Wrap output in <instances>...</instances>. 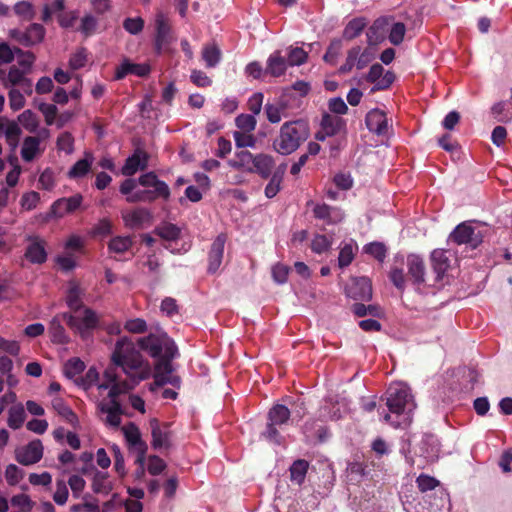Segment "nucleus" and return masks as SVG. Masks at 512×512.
Here are the masks:
<instances>
[{"mask_svg":"<svg viewBox=\"0 0 512 512\" xmlns=\"http://www.w3.org/2000/svg\"><path fill=\"white\" fill-rule=\"evenodd\" d=\"M111 360L115 366L122 369L129 380H119L115 369L108 368L100 381L96 368L90 367L85 375L75 382L96 402L99 412L104 416L105 424L117 428L121 424L122 415L118 396L132 389L141 380L147 379L151 368L127 337L117 340Z\"/></svg>","mask_w":512,"mask_h":512,"instance_id":"f257e3e1","label":"nucleus"},{"mask_svg":"<svg viewBox=\"0 0 512 512\" xmlns=\"http://www.w3.org/2000/svg\"><path fill=\"white\" fill-rule=\"evenodd\" d=\"M386 405L390 413H384L382 420L398 428L409 425L416 408L410 388L402 382L392 383L386 392Z\"/></svg>","mask_w":512,"mask_h":512,"instance_id":"f03ea898","label":"nucleus"},{"mask_svg":"<svg viewBox=\"0 0 512 512\" xmlns=\"http://www.w3.org/2000/svg\"><path fill=\"white\" fill-rule=\"evenodd\" d=\"M309 137V128L302 121L284 123L273 141L274 150L281 155H290Z\"/></svg>","mask_w":512,"mask_h":512,"instance_id":"7ed1b4c3","label":"nucleus"},{"mask_svg":"<svg viewBox=\"0 0 512 512\" xmlns=\"http://www.w3.org/2000/svg\"><path fill=\"white\" fill-rule=\"evenodd\" d=\"M138 345L153 358H175L178 355L175 342L162 330L141 337Z\"/></svg>","mask_w":512,"mask_h":512,"instance_id":"20e7f679","label":"nucleus"},{"mask_svg":"<svg viewBox=\"0 0 512 512\" xmlns=\"http://www.w3.org/2000/svg\"><path fill=\"white\" fill-rule=\"evenodd\" d=\"M67 325L81 338H88L92 331L99 326L100 318L91 308L84 307L71 313H63Z\"/></svg>","mask_w":512,"mask_h":512,"instance_id":"39448f33","label":"nucleus"},{"mask_svg":"<svg viewBox=\"0 0 512 512\" xmlns=\"http://www.w3.org/2000/svg\"><path fill=\"white\" fill-rule=\"evenodd\" d=\"M82 201L83 197L81 194H75L67 198H60L51 205L48 213L40 215V217L43 222H48L52 218H62L66 214L73 213L79 209Z\"/></svg>","mask_w":512,"mask_h":512,"instance_id":"423d86ee","label":"nucleus"},{"mask_svg":"<svg viewBox=\"0 0 512 512\" xmlns=\"http://www.w3.org/2000/svg\"><path fill=\"white\" fill-rule=\"evenodd\" d=\"M449 240L458 245H468L474 249L481 244L483 236L481 232L471 224L463 222L451 232Z\"/></svg>","mask_w":512,"mask_h":512,"instance_id":"0eeeda50","label":"nucleus"},{"mask_svg":"<svg viewBox=\"0 0 512 512\" xmlns=\"http://www.w3.org/2000/svg\"><path fill=\"white\" fill-rule=\"evenodd\" d=\"M374 59V53L370 48L354 46L347 52L345 63L340 67L342 73H348L353 68L364 69Z\"/></svg>","mask_w":512,"mask_h":512,"instance_id":"6e6552de","label":"nucleus"},{"mask_svg":"<svg viewBox=\"0 0 512 512\" xmlns=\"http://www.w3.org/2000/svg\"><path fill=\"white\" fill-rule=\"evenodd\" d=\"M122 432L129 449L137 454L136 462L143 466L148 446L142 440L139 428L134 423H129L122 427Z\"/></svg>","mask_w":512,"mask_h":512,"instance_id":"1a4fd4ad","label":"nucleus"},{"mask_svg":"<svg viewBox=\"0 0 512 512\" xmlns=\"http://www.w3.org/2000/svg\"><path fill=\"white\" fill-rule=\"evenodd\" d=\"M44 447L39 439L29 442L27 445L15 451L17 462L24 466L33 465L43 457Z\"/></svg>","mask_w":512,"mask_h":512,"instance_id":"9d476101","label":"nucleus"},{"mask_svg":"<svg viewBox=\"0 0 512 512\" xmlns=\"http://www.w3.org/2000/svg\"><path fill=\"white\" fill-rule=\"evenodd\" d=\"M226 240L225 234H219L212 242L208 252L207 272L209 274H215L220 269L224 258Z\"/></svg>","mask_w":512,"mask_h":512,"instance_id":"9b49d317","label":"nucleus"},{"mask_svg":"<svg viewBox=\"0 0 512 512\" xmlns=\"http://www.w3.org/2000/svg\"><path fill=\"white\" fill-rule=\"evenodd\" d=\"M346 295L354 300H369L372 297V286L369 278H352L346 287Z\"/></svg>","mask_w":512,"mask_h":512,"instance_id":"f8f14e48","label":"nucleus"},{"mask_svg":"<svg viewBox=\"0 0 512 512\" xmlns=\"http://www.w3.org/2000/svg\"><path fill=\"white\" fill-rule=\"evenodd\" d=\"M11 36L24 46H32L42 42L45 29L40 24H31L24 32L13 30Z\"/></svg>","mask_w":512,"mask_h":512,"instance_id":"ddd939ff","label":"nucleus"},{"mask_svg":"<svg viewBox=\"0 0 512 512\" xmlns=\"http://www.w3.org/2000/svg\"><path fill=\"white\" fill-rule=\"evenodd\" d=\"M138 183L151 190V193L158 199L162 198L167 200L170 196V189L168 185L157 178L153 172L143 174L139 177Z\"/></svg>","mask_w":512,"mask_h":512,"instance_id":"4468645a","label":"nucleus"},{"mask_svg":"<svg viewBox=\"0 0 512 512\" xmlns=\"http://www.w3.org/2000/svg\"><path fill=\"white\" fill-rule=\"evenodd\" d=\"M27 241L29 244L25 251L26 259L34 264L44 263L47 259L46 242L39 236H28Z\"/></svg>","mask_w":512,"mask_h":512,"instance_id":"2eb2a0df","label":"nucleus"},{"mask_svg":"<svg viewBox=\"0 0 512 512\" xmlns=\"http://www.w3.org/2000/svg\"><path fill=\"white\" fill-rule=\"evenodd\" d=\"M149 424L152 434V447L156 450L168 448L170 446V431L168 425L160 424L157 419H151Z\"/></svg>","mask_w":512,"mask_h":512,"instance_id":"dca6fc26","label":"nucleus"},{"mask_svg":"<svg viewBox=\"0 0 512 512\" xmlns=\"http://www.w3.org/2000/svg\"><path fill=\"white\" fill-rule=\"evenodd\" d=\"M173 358H161L155 365L154 379L155 384L162 386L166 383L175 384L177 382L176 376L173 374V366L171 360Z\"/></svg>","mask_w":512,"mask_h":512,"instance_id":"f3484780","label":"nucleus"},{"mask_svg":"<svg viewBox=\"0 0 512 512\" xmlns=\"http://www.w3.org/2000/svg\"><path fill=\"white\" fill-rule=\"evenodd\" d=\"M25 74L26 72L24 70L16 66H12L4 80V86L8 88L10 86L18 85L26 94H32V81L26 78Z\"/></svg>","mask_w":512,"mask_h":512,"instance_id":"a211bd4d","label":"nucleus"},{"mask_svg":"<svg viewBox=\"0 0 512 512\" xmlns=\"http://www.w3.org/2000/svg\"><path fill=\"white\" fill-rule=\"evenodd\" d=\"M367 128L377 135H385L388 131V121L383 111L373 109L366 115Z\"/></svg>","mask_w":512,"mask_h":512,"instance_id":"6ab92c4d","label":"nucleus"},{"mask_svg":"<svg viewBox=\"0 0 512 512\" xmlns=\"http://www.w3.org/2000/svg\"><path fill=\"white\" fill-rule=\"evenodd\" d=\"M150 73V66L145 63H132L125 59L115 71V79L120 80L129 74H134L139 77L147 76Z\"/></svg>","mask_w":512,"mask_h":512,"instance_id":"aec40b11","label":"nucleus"},{"mask_svg":"<svg viewBox=\"0 0 512 512\" xmlns=\"http://www.w3.org/2000/svg\"><path fill=\"white\" fill-rule=\"evenodd\" d=\"M384 69L380 64H374L371 66L367 80L369 82L375 83V89L382 90L388 88L393 80L394 76L392 73L387 72L383 75Z\"/></svg>","mask_w":512,"mask_h":512,"instance_id":"412c9836","label":"nucleus"},{"mask_svg":"<svg viewBox=\"0 0 512 512\" xmlns=\"http://www.w3.org/2000/svg\"><path fill=\"white\" fill-rule=\"evenodd\" d=\"M313 212L316 218L324 220L326 224L340 223L345 217L340 208L331 207L326 204L316 205Z\"/></svg>","mask_w":512,"mask_h":512,"instance_id":"4be33fe9","label":"nucleus"},{"mask_svg":"<svg viewBox=\"0 0 512 512\" xmlns=\"http://www.w3.org/2000/svg\"><path fill=\"white\" fill-rule=\"evenodd\" d=\"M288 66L289 64L283 51L277 50L267 60L266 73L273 77H279L286 72Z\"/></svg>","mask_w":512,"mask_h":512,"instance_id":"5701e85b","label":"nucleus"},{"mask_svg":"<svg viewBox=\"0 0 512 512\" xmlns=\"http://www.w3.org/2000/svg\"><path fill=\"white\" fill-rule=\"evenodd\" d=\"M147 167V155L144 151L137 149L132 156L128 157L124 166L122 167V174L125 176H132L138 170H143Z\"/></svg>","mask_w":512,"mask_h":512,"instance_id":"b1692460","label":"nucleus"},{"mask_svg":"<svg viewBox=\"0 0 512 512\" xmlns=\"http://www.w3.org/2000/svg\"><path fill=\"white\" fill-rule=\"evenodd\" d=\"M123 220L126 226L138 228L150 222L151 214L145 208H137L123 213Z\"/></svg>","mask_w":512,"mask_h":512,"instance_id":"393cba45","label":"nucleus"},{"mask_svg":"<svg viewBox=\"0 0 512 512\" xmlns=\"http://www.w3.org/2000/svg\"><path fill=\"white\" fill-rule=\"evenodd\" d=\"M440 443L436 436L425 435L421 441V455L428 461H435L439 458Z\"/></svg>","mask_w":512,"mask_h":512,"instance_id":"a878e982","label":"nucleus"},{"mask_svg":"<svg viewBox=\"0 0 512 512\" xmlns=\"http://www.w3.org/2000/svg\"><path fill=\"white\" fill-rule=\"evenodd\" d=\"M389 19L382 17L374 21L373 25L367 31L369 45H375L385 38L388 31Z\"/></svg>","mask_w":512,"mask_h":512,"instance_id":"bb28decb","label":"nucleus"},{"mask_svg":"<svg viewBox=\"0 0 512 512\" xmlns=\"http://www.w3.org/2000/svg\"><path fill=\"white\" fill-rule=\"evenodd\" d=\"M408 273L417 284L423 283L425 280V266L423 259L415 254L407 257Z\"/></svg>","mask_w":512,"mask_h":512,"instance_id":"cd10ccee","label":"nucleus"},{"mask_svg":"<svg viewBox=\"0 0 512 512\" xmlns=\"http://www.w3.org/2000/svg\"><path fill=\"white\" fill-rule=\"evenodd\" d=\"M63 321H66V319H64L62 313L54 316L50 322L49 333L54 343L65 344L69 340L65 328L62 325Z\"/></svg>","mask_w":512,"mask_h":512,"instance_id":"c85d7f7f","label":"nucleus"},{"mask_svg":"<svg viewBox=\"0 0 512 512\" xmlns=\"http://www.w3.org/2000/svg\"><path fill=\"white\" fill-rule=\"evenodd\" d=\"M346 122L340 116L324 114L321 120V128L326 135L334 136L345 130Z\"/></svg>","mask_w":512,"mask_h":512,"instance_id":"c756f323","label":"nucleus"},{"mask_svg":"<svg viewBox=\"0 0 512 512\" xmlns=\"http://www.w3.org/2000/svg\"><path fill=\"white\" fill-rule=\"evenodd\" d=\"M156 41L155 45L158 51H161L163 46L167 44L170 33V27L166 17L159 13L156 16Z\"/></svg>","mask_w":512,"mask_h":512,"instance_id":"7c9ffc66","label":"nucleus"},{"mask_svg":"<svg viewBox=\"0 0 512 512\" xmlns=\"http://www.w3.org/2000/svg\"><path fill=\"white\" fill-rule=\"evenodd\" d=\"M41 152L40 139L38 137L28 136L24 139L21 148V156L24 161H32L35 157L40 155Z\"/></svg>","mask_w":512,"mask_h":512,"instance_id":"2f4dec72","label":"nucleus"},{"mask_svg":"<svg viewBox=\"0 0 512 512\" xmlns=\"http://www.w3.org/2000/svg\"><path fill=\"white\" fill-rule=\"evenodd\" d=\"M254 155L249 151L237 152L234 158L228 161L229 166L234 169L253 172Z\"/></svg>","mask_w":512,"mask_h":512,"instance_id":"473e14b6","label":"nucleus"},{"mask_svg":"<svg viewBox=\"0 0 512 512\" xmlns=\"http://www.w3.org/2000/svg\"><path fill=\"white\" fill-rule=\"evenodd\" d=\"M84 291L76 283H70L66 295V304L71 312L84 308L83 305Z\"/></svg>","mask_w":512,"mask_h":512,"instance_id":"72a5a7b5","label":"nucleus"},{"mask_svg":"<svg viewBox=\"0 0 512 512\" xmlns=\"http://www.w3.org/2000/svg\"><path fill=\"white\" fill-rule=\"evenodd\" d=\"M113 489L107 472L96 471L92 480V490L97 494L108 495Z\"/></svg>","mask_w":512,"mask_h":512,"instance_id":"f704fd0d","label":"nucleus"},{"mask_svg":"<svg viewBox=\"0 0 512 512\" xmlns=\"http://www.w3.org/2000/svg\"><path fill=\"white\" fill-rule=\"evenodd\" d=\"M357 248V243L352 239H350L347 242L341 243L338 256V265L340 268L347 267L351 264V262L354 259Z\"/></svg>","mask_w":512,"mask_h":512,"instance_id":"c9c22d12","label":"nucleus"},{"mask_svg":"<svg viewBox=\"0 0 512 512\" xmlns=\"http://www.w3.org/2000/svg\"><path fill=\"white\" fill-rule=\"evenodd\" d=\"M273 166L274 160L271 156L266 154H257L254 156L253 172L258 173L263 178L270 176Z\"/></svg>","mask_w":512,"mask_h":512,"instance_id":"e433bc0d","label":"nucleus"},{"mask_svg":"<svg viewBox=\"0 0 512 512\" xmlns=\"http://www.w3.org/2000/svg\"><path fill=\"white\" fill-rule=\"evenodd\" d=\"M264 109L270 123H279L283 117H286L287 105L283 101L267 103Z\"/></svg>","mask_w":512,"mask_h":512,"instance_id":"4c0bfd02","label":"nucleus"},{"mask_svg":"<svg viewBox=\"0 0 512 512\" xmlns=\"http://www.w3.org/2000/svg\"><path fill=\"white\" fill-rule=\"evenodd\" d=\"M93 156L91 153L86 152L83 159L78 160L69 170L68 176L70 178H81L85 176L91 169L93 164Z\"/></svg>","mask_w":512,"mask_h":512,"instance_id":"58836bf2","label":"nucleus"},{"mask_svg":"<svg viewBox=\"0 0 512 512\" xmlns=\"http://www.w3.org/2000/svg\"><path fill=\"white\" fill-rule=\"evenodd\" d=\"M289 418L290 410L282 404L274 405L268 413V422L278 426L285 424Z\"/></svg>","mask_w":512,"mask_h":512,"instance_id":"ea45409f","label":"nucleus"},{"mask_svg":"<svg viewBox=\"0 0 512 512\" xmlns=\"http://www.w3.org/2000/svg\"><path fill=\"white\" fill-rule=\"evenodd\" d=\"M202 59L206 67L213 68L217 66L221 60V51L216 44H207L202 49Z\"/></svg>","mask_w":512,"mask_h":512,"instance_id":"a19ab883","label":"nucleus"},{"mask_svg":"<svg viewBox=\"0 0 512 512\" xmlns=\"http://www.w3.org/2000/svg\"><path fill=\"white\" fill-rule=\"evenodd\" d=\"M284 55L289 66H300L304 64L308 58V53L303 48L294 46L286 48Z\"/></svg>","mask_w":512,"mask_h":512,"instance_id":"79ce46f5","label":"nucleus"},{"mask_svg":"<svg viewBox=\"0 0 512 512\" xmlns=\"http://www.w3.org/2000/svg\"><path fill=\"white\" fill-rule=\"evenodd\" d=\"M25 420V410L21 403L15 404L10 407L8 411V426L11 429H19Z\"/></svg>","mask_w":512,"mask_h":512,"instance_id":"37998d69","label":"nucleus"},{"mask_svg":"<svg viewBox=\"0 0 512 512\" xmlns=\"http://www.w3.org/2000/svg\"><path fill=\"white\" fill-rule=\"evenodd\" d=\"M366 25L367 22L365 18H354L350 20L343 30V38L347 40L356 38L362 33Z\"/></svg>","mask_w":512,"mask_h":512,"instance_id":"c03bdc74","label":"nucleus"},{"mask_svg":"<svg viewBox=\"0 0 512 512\" xmlns=\"http://www.w3.org/2000/svg\"><path fill=\"white\" fill-rule=\"evenodd\" d=\"M133 241L130 236H116L108 243L110 252L121 254L128 251L132 247Z\"/></svg>","mask_w":512,"mask_h":512,"instance_id":"a18cd8bd","label":"nucleus"},{"mask_svg":"<svg viewBox=\"0 0 512 512\" xmlns=\"http://www.w3.org/2000/svg\"><path fill=\"white\" fill-rule=\"evenodd\" d=\"M52 406L55 411L64 418L68 423L75 425L77 423V416L71 410L69 406H67L61 398H55L52 401Z\"/></svg>","mask_w":512,"mask_h":512,"instance_id":"49530a36","label":"nucleus"},{"mask_svg":"<svg viewBox=\"0 0 512 512\" xmlns=\"http://www.w3.org/2000/svg\"><path fill=\"white\" fill-rule=\"evenodd\" d=\"M431 261L434 271L440 277L447 270L449 263L445 251L434 250L431 254Z\"/></svg>","mask_w":512,"mask_h":512,"instance_id":"de8ad7c7","label":"nucleus"},{"mask_svg":"<svg viewBox=\"0 0 512 512\" xmlns=\"http://www.w3.org/2000/svg\"><path fill=\"white\" fill-rule=\"evenodd\" d=\"M85 364L79 358H71L64 365V374L69 379H78L79 375L84 371Z\"/></svg>","mask_w":512,"mask_h":512,"instance_id":"09e8293b","label":"nucleus"},{"mask_svg":"<svg viewBox=\"0 0 512 512\" xmlns=\"http://www.w3.org/2000/svg\"><path fill=\"white\" fill-rule=\"evenodd\" d=\"M285 169H286V165L285 164L281 165L278 168V171L272 176L271 180L267 184V186L265 188V195L268 198H273L279 192L282 175L284 174Z\"/></svg>","mask_w":512,"mask_h":512,"instance_id":"8fccbe9b","label":"nucleus"},{"mask_svg":"<svg viewBox=\"0 0 512 512\" xmlns=\"http://www.w3.org/2000/svg\"><path fill=\"white\" fill-rule=\"evenodd\" d=\"M308 470V462L305 460H297L290 467L291 480L297 484H301Z\"/></svg>","mask_w":512,"mask_h":512,"instance_id":"3c124183","label":"nucleus"},{"mask_svg":"<svg viewBox=\"0 0 512 512\" xmlns=\"http://www.w3.org/2000/svg\"><path fill=\"white\" fill-rule=\"evenodd\" d=\"M342 47L343 45L341 39H333L323 56L324 61L332 65L336 64L337 59L341 54Z\"/></svg>","mask_w":512,"mask_h":512,"instance_id":"603ef678","label":"nucleus"},{"mask_svg":"<svg viewBox=\"0 0 512 512\" xmlns=\"http://www.w3.org/2000/svg\"><path fill=\"white\" fill-rule=\"evenodd\" d=\"M233 138L238 148H254L256 145V137L252 132L234 131Z\"/></svg>","mask_w":512,"mask_h":512,"instance_id":"864d4df0","label":"nucleus"},{"mask_svg":"<svg viewBox=\"0 0 512 512\" xmlns=\"http://www.w3.org/2000/svg\"><path fill=\"white\" fill-rule=\"evenodd\" d=\"M235 125L238 131L253 132L256 128L257 121L254 115L240 114L235 118Z\"/></svg>","mask_w":512,"mask_h":512,"instance_id":"5fc2aeb1","label":"nucleus"},{"mask_svg":"<svg viewBox=\"0 0 512 512\" xmlns=\"http://www.w3.org/2000/svg\"><path fill=\"white\" fill-rule=\"evenodd\" d=\"M88 62V52L85 48L77 49L69 59V67L72 70H78L86 66Z\"/></svg>","mask_w":512,"mask_h":512,"instance_id":"6e6d98bb","label":"nucleus"},{"mask_svg":"<svg viewBox=\"0 0 512 512\" xmlns=\"http://www.w3.org/2000/svg\"><path fill=\"white\" fill-rule=\"evenodd\" d=\"M18 121L29 132H35L38 128V118L31 110H25L21 113Z\"/></svg>","mask_w":512,"mask_h":512,"instance_id":"4d7b16f0","label":"nucleus"},{"mask_svg":"<svg viewBox=\"0 0 512 512\" xmlns=\"http://www.w3.org/2000/svg\"><path fill=\"white\" fill-rule=\"evenodd\" d=\"M405 33V25L401 22H395L389 29L388 39L393 45H399L403 42Z\"/></svg>","mask_w":512,"mask_h":512,"instance_id":"13d9d810","label":"nucleus"},{"mask_svg":"<svg viewBox=\"0 0 512 512\" xmlns=\"http://www.w3.org/2000/svg\"><path fill=\"white\" fill-rule=\"evenodd\" d=\"M69 497L67 483L63 479H57L56 489L53 494V500L57 505L63 506L66 504Z\"/></svg>","mask_w":512,"mask_h":512,"instance_id":"bf43d9fd","label":"nucleus"},{"mask_svg":"<svg viewBox=\"0 0 512 512\" xmlns=\"http://www.w3.org/2000/svg\"><path fill=\"white\" fill-rule=\"evenodd\" d=\"M156 233L165 240L173 241L179 237L180 229L174 224L166 223L158 227Z\"/></svg>","mask_w":512,"mask_h":512,"instance_id":"052dcab7","label":"nucleus"},{"mask_svg":"<svg viewBox=\"0 0 512 512\" xmlns=\"http://www.w3.org/2000/svg\"><path fill=\"white\" fill-rule=\"evenodd\" d=\"M363 250L380 262L384 261L387 252L385 245L380 242L369 243L364 246Z\"/></svg>","mask_w":512,"mask_h":512,"instance_id":"680f3d73","label":"nucleus"},{"mask_svg":"<svg viewBox=\"0 0 512 512\" xmlns=\"http://www.w3.org/2000/svg\"><path fill=\"white\" fill-rule=\"evenodd\" d=\"M416 483L421 492L433 490L440 484L436 478L427 474H420L416 479Z\"/></svg>","mask_w":512,"mask_h":512,"instance_id":"e2e57ef3","label":"nucleus"},{"mask_svg":"<svg viewBox=\"0 0 512 512\" xmlns=\"http://www.w3.org/2000/svg\"><path fill=\"white\" fill-rule=\"evenodd\" d=\"M11 504L19 508L22 512H30L33 508V502L27 494H17L11 498Z\"/></svg>","mask_w":512,"mask_h":512,"instance_id":"0e129e2a","label":"nucleus"},{"mask_svg":"<svg viewBox=\"0 0 512 512\" xmlns=\"http://www.w3.org/2000/svg\"><path fill=\"white\" fill-rule=\"evenodd\" d=\"M97 27V19L91 15L87 14L81 19L80 26L78 30L84 35V36H90L92 35Z\"/></svg>","mask_w":512,"mask_h":512,"instance_id":"69168bd1","label":"nucleus"},{"mask_svg":"<svg viewBox=\"0 0 512 512\" xmlns=\"http://www.w3.org/2000/svg\"><path fill=\"white\" fill-rule=\"evenodd\" d=\"M23 478V471L15 464H9L5 469V479L11 486L17 485Z\"/></svg>","mask_w":512,"mask_h":512,"instance_id":"338daca9","label":"nucleus"},{"mask_svg":"<svg viewBox=\"0 0 512 512\" xmlns=\"http://www.w3.org/2000/svg\"><path fill=\"white\" fill-rule=\"evenodd\" d=\"M332 245V241L325 235H316L311 243V248L315 253H323Z\"/></svg>","mask_w":512,"mask_h":512,"instance_id":"774afa93","label":"nucleus"}]
</instances>
